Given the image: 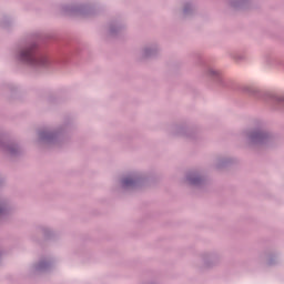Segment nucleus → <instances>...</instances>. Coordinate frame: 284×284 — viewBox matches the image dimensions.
I'll list each match as a JSON object with an SVG mask.
<instances>
[{
    "mask_svg": "<svg viewBox=\"0 0 284 284\" xmlns=\"http://www.w3.org/2000/svg\"><path fill=\"white\" fill-rule=\"evenodd\" d=\"M20 59L21 61H24V63H29V65H48V57L37 55L34 53V45L22 50L20 53Z\"/></svg>",
    "mask_w": 284,
    "mask_h": 284,
    "instance_id": "f257e3e1",
    "label": "nucleus"
},
{
    "mask_svg": "<svg viewBox=\"0 0 284 284\" xmlns=\"http://www.w3.org/2000/svg\"><path fill=\"white\" fill-rule=\"evenodd\" d=\"M130 183H132V180L130 179L123 180V185H130Z\"/></svg>",
    "mask_w": 284,
    "mask_h": 284,
    "instance_id": "f03ea898",
    "label": "nucleus"
}]
</instances>
